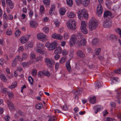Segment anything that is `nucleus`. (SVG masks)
Instances as JSON below:
<instances>
[{"label": "nucleus", "instance_id": "f257e3e1", "mask_svg": "<svg viewBox=\"0 0 121 121\" xmlns=\"http://www.w3.org/2000/svg\"><path fill=\"white\" fill-rule=\"evenodd\" d=\"M97 21L94 17H92L89 22V29L90 31H92L98 27Z\"/></svg>", "mask_w": 121, "mask_h": 121}, {"label": "nucleus", "instance_id": "f03ea898", "mask_svg": "<svg viewBox=\"0 0 121 121\" xmlns=\"http://www.w3.org/2000/svg\"><path fill=\"white\" fill-rule=\"evenodd\" d=\"M76 22L73 19H69L68 20L66 23L67 28L71 30H74L76 28Z\"/></svg>", "mask_w": 121, "mask_h": 121}, {"label": "nucleus", "instance_id": "7ed1b4c3", "mask_svg": "<svg viewBox=\"0 0 121 121\" xmlns=\"http://www.w3.org/2000/svg\"><path fill=\"white\" fill-rule=\"evenodd\" d=\"M78 18L82 19L83 18L85 19L87 18L88 16L87 12L85 9H82L79 10L78 13Z\"/></svg>", "mask_w": 121, "mask_h": 121}, {"label": "nucleus", "instance_id": "20e7f679", "mask_svg": "<svg viewBox=\"0 0 121 121\" xmlns=\"http://www.w3.org/2000/svg\"><path fill=\"white\" fill-rule=\"evenodd\" d=\"M44 47V45L42 43L38 42L35 48V51L36 52L40 54L43 53L44 52L43 51V50Z\"/></svg>", "mask_w": 121, "mask_h": 121}, {"label": "nucleus", "instance_id": "39448f33", "mask_svg": "<svg viewBox=\"0 0 121 121\" xmlns=\"http://www.w3.org/2000/svg\"><path fill=\"white\" fill-rule=\"evenodd\" d=\"M57 45V42L54 41L50 43L49 42H47L45 44V46L48 50L52 51L56 47Z\"/></svg>", "mask_w": 121, "mask_h": 121}, {"label": "nucleus", "instance_id": "423d86ee", "mask_svg": "<svg viewBox=\"0 0 121 121\" xmlns=\"http://www.w3.org/2000/svg\"><path fill=\"white\" fill-rule=\"evenodd\" d=\"M78 41L76 35H71L69 39V45L70 47H72L76 44Z\"/></svg>", "mask_w": 121, "mask_h": 121}, {"label": "nucleus", "instance_id": "0eeeda50", "mask_svg": "<svg viewBox=\"0 0 121 121\" xmlns=\"http://www.w3.org/2000/svg\"><path fill=\"white\" fill-rule=\"evenodd\" d=\"M86 26V22L83 21H82L81 23L80 30L84 34H86L88 33Z\"/></svg>", "mask_w": 121, "mask_h": 121}, {"label": "nucleus", "instance_id": "6e6552de", "mask_svg": "<svg viewBox=\"0 0 121 121\" xmlns=\"http://www.w3.org/2000/svg\"><path fill=\"white\" fill-rule=\"evenodd\" d=\"M37 38L39 40L43 41L47 40L46 36L43 33H39L37 34Z\"/></svg>", "mask_w": 121, "mask_h": 121}, {"label": "nucleus", "instance_id": "1a4fd4ad", "mask_svg": "<svg viewBox=\"0 0 121 121\" xmlns=\"http://www.w3.org/2000/svg\"><path fill=\"white\" fill-rule=\"evenodd\" d=\"M29 37V35H26L20 38L21 43L24 44L28 40Z\"/></svg>", "mask_w": 121, "mask_h": 121}, {"label": "nucleus", "instance_id": "9d476101", "mask_svg": "<svg viewBox=\"0 0 121 121\" xmlns=\"http://www.w3.org/2000/svg\"><path fill=\"white\" fill-rule=\"evenodd\" d=\"M52 37L53 39L61 40L63 39L62 36L56 33H53L52 35Z\"/></svg>", "mask_w": 121, "mask_h": 121}, {"label": "nucleus", "instance_id": "9b49d317", "mask_svg": "<svg viewBox=\"0 0 121 121\" xmlns=\"http://www.w3.org/2000/svg\"><path fill=\"white\" fill-rule=\"evenodd\" d=\"M97 14L99 16H100L102 13L103 11V8L100 4H99L98 5L97 8Z\"/></svg>", "mask_w": 121, "mask_h": 121}, {"label": "nucleus", "instance_id": "f8f14e48", "mask_svg": "<svg viewBox=\"0 0 121 121\" xmlns=\"http://www.w3.org/2000/svg\"><path fill=\"white\" fill-rule=\"evenodd\" d=\"M103 109V107L100 105L95 106L94 108L95 112V114L97 113L98 112L102 110Z\"/></svg>", "mask_w": 121, "mask_h": 121}, {"label": "nucleus", "instance_id": "ddd939ff", "mask_svg": "<svg viewBox=\"0 0 121 121\" xmlns=\"http://www.w3.org/2000/svg\"><path fill=\"white\" fill-rule=\"evenodd\" d=\"M67 17L69 18H73L76 16L75 14L72 12L68 11L66 14Z\"/></svg>", "mask_w": 121, "mask_h": 121}, {"label": "nucleus", "instance_id": "4468645a", "mask_svg": "<svg viewBox=\"0 0 121 121\" xmlns=\"http://www.w3.org/2000/svg\"><path fill=\"white\" fill-rule=\"evenodd\" d=\"M45 60L46 62L48 64L52 65H54L55 63L54 60L52 59L46 58Z\"/></svg>", "mask_w": 121, "mask_h": 121}, {"label": "nucleus", "instance_id": "2eb2a0df", "mask_svg": "<svg viewBox=\"0 0 121 121\" xmlns=\"http://www.w3.org/2000/svg\"><path fill=\"white\" fill-rule=\"evenodd\" d=\"M111 22L109 20H107L104 22L103 24L104 27L105 28H109L110 26Z\"/></svg>", "mask_w": 121, "mask_h": 121}, {"label": "nucleus", "instance_id": "dca6fc26", "mask_svg": "<svg viewBox=\"0 0 121 121\" xmlns=\"http://www.w3.org/2000/svg\"><path fill=\"white\" fill-rule=\"evenodd\" d=\"M6 4L8 5L10 8L12 9L13 8L14 4L11 0H6Z\"/></svg>", "mask_w": 121, "mask_h": 121}, {"label": "nucleus", "instance_id": "f3484780", "mask_svg": "<svg viewBox=\"0 0 121 121\" xmlns=\"http://www.w3.org/2000/svg\"><path fill=\"white\" fill-rule=\"evenodd\" d=\"M106 4L107 6H108L111 4L116 2L117 0H106Z\"/></svg>", "mask_w": 121, "mask_h": 121}, {"label": "nucleus", "instance_id": "a211bd4d", "mask_svg": "<svg viewBox=\"0 0 121 121\" xmlns=\"http://www.w3.org/2000/svg\"><path fill=\"white\" fill-rule=\"evenodd\" d=\"M55 9V4H52L49 11V13L50 15H52L54 13Z\"/></svg>", "mask_w": 121, "mask_h": 121}, {"label": "nucleus", "instance_id": "6ab92c4d", "mask_svg": "<svg viewBox=\"0 0 121 121\" xmlns=\"http://www.w3.org/2000/svg\"><path fill=\"white\" fill-rule=\"evenodd\" d=\"M110 80L112 83H118L120 81L119 79L116 77L111 78Z\"/></svg>", "mask_w": 121, "mask_h": 121}, {"label": "nucleus", "instance_id": "aec40b11", "mask_svg": "<svg viewBox=\"0 0 121 121\" xmlns=\"http://www.w3.org/2000/svg\"><path fill=\"white\" fill-rule=\"evenodd\" d=\"M7 105L9 109L11 110H13L14 109V105L12 102L10 101H9L7 103Z\"/></svg>", "mask_w": 121, "mask_h": 121}, {"label": "nucleus", "instance_id": "412c9836", "mask_svg": "<svg viewBox=\"0 0 121 121\" xmlns=\"http://www.w3.org/2000/svg\"><path fill=\"white\" fill-rule=\"evenodd\" d=\"M66 67L67 69L69 72H70L71 71V67L69 61H68L66 62Z\"/></svg>", "mask_w": 121, "mask_h": 121}, {"label": "nucleus", "instance_id": "4be33fe9", "mask_svg": "<svg viewBox=\"0 0 121 121\" xmlns=\"http://www.w3.org/2000/svg\"><path fill=\"white\" fill-rule=\"evenodd\" d=\"M30 26L33 28L36 27L37 26V22H36L33 21H31L30 22Z\"/></svg>", "mask_w": 121, "mask_h": 121}, {"label": "nucleus", "instance_id": "5701e85b", "mask_svg": "<svg viewBox=\"0 0 121 121\" xmlns=\"http://www.w3.org/2000/svg\"><path fill=\"white\" fill-rule=\"evenodd\" d=\"M62 50L60 47L57 48L55 50L54 53L55 54H61L62 53Z\"/></svg>", "mask_w": 121, "mask_h": 121}, {"label": "nucleus", "instance_id": "b1692460", "mask_svg": "<svg viewBox=\"0 0 121 121\" xmlns=\"http://www.w3.org/2000/svg\"><path fill=\"white\" fill-rule=\"evenodd\" d=\"M77 56L81 57L84 56V55L83 52L81 50L78 51L77 53Z\"/></svg>", "mask_w": 121, "mask_h": 121}, {"label": "nucleus", "instance_id": "393cba45", "mask_svg": "<svg viewBox=\"0 0 121 121\" xmlns=\"http://www.w3.org/2000/svg\"><path fill=\"white\" fill-rule=\"evenodd\" d=\"M79 42L80 45L82 46L85 45L86 43V40L85 38L80 40Z\"/></svg>", "mask_w": 121, "mask_h": 121}, {"label": "nucleus", "instance_id": "a878e982", "mask_svg": "<svg viewBox=\"0 0 121 121\" xmlns=\"http://www.w3.org/2000/svg\"><path fill=\"white\" fill-rule=\"evenodd\" d=\"M66 12V9L64 8H62L60 9L59 12L61 15H64Z\"/></svg>", "mask_w": 121, "mask_h": 121}, {"label": "nucleus", "instance_id": "bb28decb", "mask_svg": "<svg viewBox=\"0 0 121 121\" xmlns=\"http://www.w3.org/2000/svg\"><path fill=\"white\" fill-rule=\"evenodd\" d=\"M111 15V13L109 11H105L104 12V17H107L110 16Z\"/></svg>", "mask_w": 121, "mask_h": 121}, {"label": "nucleus", "instance_id": "cd10ccee", "mask_svg": "<svg viewBox=\"0 0 121 121\" xmlns=\"http://www.w3.org/2000/svg\"><path fill=\"white\" fill-rule=\"evenodd\" d=\"M82 3L84 6L87 5L90 3V0H82Z\"/></svg>", "mask_w": 121, "mask_h": 121}, {"label": "nucleus", "instance_id": "c85d7f7f", "mask_svg": "<svg viewBox=\"0 0 121 121\" xmlns=\"http://www.w3.org/2000/svg\"><path fill=\"white\" fill-rule=\"evenodd\" d=\"M90 102L92 104H94L96 102V98L94 96L91 98L90 99Z\"/></svg>", "mask_w": 121, "mask_h": 121}, {"label": "nucleus", "instance_id": "c756f323", "mask_svg": "<svg viewBox=\"0 0 121 121\" xmlns=\"http://www.w3.org/2000/svg\"><path fill=\"white\" fill-rule=\"evenodd\" d=\"M6 34L8 36L11 35L12 34V31L11 29H7L6 30Z\"/></svg>", "mask_w": 121, "mask_h": 121}, {"label": "nucleus", "instance_id": "7c9ffc66", "mask_svg": "<svg viewBox=\"0 0 121 121\" xmlns=\"http://www.w3.org/2000/svg\"><path fill=\"white\" fill-rule=\"evenodd\" d=\"M45 11V9L43 5H41L40 7V12L41 14H43Z\"/></svg>", "mask_w": 121, "mask_h": 121}, {"label": "nucleus", "instance_id": "2f4dec72", "mask_svg": "<svg viewBox=\"0 0 121 121\" xmlns=\"http://www.w3.org/2000/svg\"><path fill=\"white\" fill-rule=\"evenodd\" d=\"M17 86V82H13L12 84V85L9 86L8 87L11 89Z\"/></svg>", "mask_w": 121, "mask_h": 121}, {"label": "nucleus", "instance_id": "473e14b6", "mask_svg": "<svg viewBox=\"0 0 121 121\" xmlns=\"http://www.w3.org/2000/svg\"><path fill=\"white\" fill-rule=\"evenodd\" d=\"M43 4L46 6H48L50 5V0H43Z\"/></svg>", "mask_w": 121, "mask_h": 121}, {"label": "nucleus", "instance_id": "72a5a7b5", "mask_svg": "<svg viewBox=\"0 0 121 121\" xmlns=\"http://www.w3.org/2000/svg\"><path fill=\"white\" fill-rule=\"evenodd\" d=\"M66 3L67 5L70 7L73 4L72 0H66Z\"/></svg>", "mask_w": 121, "mask_h": 121}, {"label": "nucleus", "instance_id": "f704fd0d", "mask_svg": "<svg viewBox=\"0 0 121 121\" xmlns=\"http://www.w3.org/2000/svg\"><path fill=\"white\" fill-rule=\"evenodd\" d=\"M82 91V88H78V90L76 91H72V92L73 93L74 92L75 93H76L77 92L78 94H80Z\"/></svg>", "mask_w": 121, "mask_h": 121}, {"label": "nucleus", "instance_id": "c9c22d12", "mask_svg": "<svg viewBox=\"0 0 121 121\" xmlns=\"http://www.w3.org/2000/svg\"><path fill=\"white\" fill-rule=\"evenodd\" d=\"M33 43L32 42H29L26 44V46L27 47L32 48L33 47Z\"/></svg>", "mask_w": 121, "mask_h": 121}, {"label": "nucleus", "instance_id": "e433bc0d", "mask_svg": "<svg viewBox=\"0 0 121 121\" xmlns=\"http://www.w3.org/2000/svg\"><path fill=\"white\" fill-rule=\"evenodd\" d=\"M1 79L4 82H6L7 81L6 78L5 76L3 74H1L0 75Z\"/></svg>", "mask_w": 121, "mask_h": 121}, {"label": "nucleus", "instance_id": "4c0bfd02", "mask_svg": "<svg viewBox=\"0 0 121 121\" xmlns=\"http://www.w3.org/2000/svg\"><path fill=\"white\" fill-rule=\"evenodd\" d=\"M95 86L96 88L97 89L101 88L102 87L101 84L99 82H98L96 83L95 84Z\"/></svg>", "mask_w": 121, "mask_h": 121}, {"label": "nucleus", "instance_id": "58836bf2", "mask_svg": "<svg viewBox=\"0 0 121 121\" xmlns=\"http://www.w3.org/2000/svg\"><path fill=\"white\" fill-rule=\"evenodd\" d=\"M66 60V58L65 57H62L59 60V63L60 64H62L65 62Z\"/></svg>", "mask_w": 121, "mask_h": 121}, {"label": "nucleus", "instance_id": "ea45409f", "mask_svg": "<svg viewBox=\"0 0 121 121\" xmlns=\"http://www.w3.org/2000/svg\"><path fill=\"white\" fill-rule=\"evenodd\" d=\"M43 31L46 33H47L49 31V28L47 26H45L43 28Z\"/></svg>", "mask_w": 121, "mask_h": 121}, {"label": "nucleus", "instance_id": "a19ab883", "mask_svg": "<svg viewBox=\"0 0 121 121\" xmlns=\"http://www.w3.org/2000/svg\"><path fill=\"white\" fill-rule=\"evenodd\" d=\"M14 60H17V61L18 60L20 61H23L22 59V58L20 57V56L19 55L17 56Z\"/></svg>", "mask_w": 121, "mask_h": 121}, {"label": "nucleus", "instance_id": "79ce46f5", "mask_svg": "<svg viewBox=\"0 0 121 121\" xmlns=\"http://www.w3.org/2000/svg\"><path fill=\"white\" fill-rule=\"evenodd\" d=\"M21 33L20 31L19 30H17L15 32V35L16 37H18L20 35Z\"/></svg>", "mask_w": 121, "mask_h": 121}, {"label": "nucleus", "instance_id": "37998d69", "mask_svg": "<svg viewBox=\"0 0 121 121\" xmlns=\"http://www.w3.org/2000/svg\"><path fill=\"white\" fill-rule=\"evenodd\" d=\"M77 36L79 39H81L83 38V35L81 33L78 32L77 34Z\"/></svg>", "mask_w": 121, "mask_h": 121}, {"label": "nucleus", "instance_id": "c03bdc74", "mask_svg": "<svg viewBox=\"0 0 121 121\" xmlns=\"http://www.w3.org/2000/svg\"><path fill=\"white\" fill-rule=\"evenodd\" d=\"M28 80L30 84L32 85L33 84L34 80L30 76L28 77Z\"/></svg>", "mask_w": 121, "mask_h": 121}, {"label": "nucleus", "instance_id": "a18cd8bd", "mask_svg": "<svg viewBox=\"0 0 121 121\" xmlns=\"http://www.w3.org/2000/svg\"><path fill=\"white\" fill-rule=\"evenodd\" d=\"M43 107V105L40 104H38L35 106V107L37 109H39L42 108Z\"/></svg>", "mask_w": 121, "mask_h": 121}, {"label": "nucleus", "instance_id": "49530a36", "mask_svg": "<svg viewBox=\"0 0 121 121\" xmlns=\"http://www.w3.org/2000/svg\"><path fill=\"white\" fill-rule=\"evenodd\" d=\"M24 48L22 46H20L18 48V52L19 53L22 52L23 51Z\"/></svg>", "mask_w": 121, "mask_h": 121}, {"label": "nucleus", "instance_id": "de8ad7c7", "mask_svg": "<svg viewBox=\"0 0 121 121\" xmlns=\"http://www.w3.org/2000/svg\"><path fill=\"white\" fill-rule=\"evenodd\" d=\"M44 76L43 71H39L38 72V77H42Z\"/></svg>", "mask_w": 121, "mask_h": 121}, {"label": "nucleus", "instance_id": "09e8293b", "mask_svg": "<svg viewBox=\"0 0 121 121\" xmlns=\"http://www.w3.org/2000/svg\"><path fill=\"white\" fill-rule=\"evenodd\" d=\"M69 36V34L67 33H65L64 35V39H68Z\"/></svg>", "mask_w": 121, "mask_h": 121}, {"label": "nucleus", "instance_id": "8fccbe9b", "mask_svg": "<svg viewBox=\"0 0 121 121\" xmlns=\"http://www.w3.org/2000/svg\"><path fill=\"white\" fill-rule=\"evenodd\" d=\"M27 56L28 55L26 54L25 53H23L22 55V60H23L26 59L27 58Z\"/></svg>", "mask_w": 121, "mask_h": 121}, {"label": "nucleus", "instance_id": "3c124183", "mask_svg": "<svg viewBox=\"0 0 121 121\" xmlns=\"http://www.w3.org/2000/svg\"><path fill=\"white\" fill-rule=\"evenodd\" d=\"M116 32L119 34L120 36V37L121 38V30L118 28H117L115 30Z\"/></svg>", "mask_w": 121, "mask_h": 121}, {"label": "nucleus", "instance_id": "603ef678", "mask_svg": "<svg viewBox=\"0 0 121 121\" xmlns=\"http://www.w3.org/2000/svg\"><path fill=\"white\" fill-rule=\"evenodd\" d=\"M7 93L9 98H12L13 97V95L12 92H7Z\"/></svg>", "mask_w": 121, "mask_h": 121}, {"label": "nucleus", "instance_id": "864d4df0", "mask_svg": "<svg viewBox=\"0 0 121 121\" xmlns=\"http://www.w3.org/2000/svg\"><path fill=\"white\" fill-rule=\"evenodd\" d=\"M54 24L56 27H58L60 24V22L58 20H56L54 21Z\"/></svg>", "mask_w": 121, "mask_h": 121}, {"label": "nucleus", "instance_id": "5fc2aeb1", "mask_svg": "<svg viewBox=\"0 0 121 121\" xmlns=\"http://www.w3.org/2000/svg\"><path fill=\"white\" fill-rule=\"evenodd\" d=\"M101 52V49L100 48H97L95 49V54L96 55H98Z\"/></svg>", "mask_w": 121, "mask_h": 121}, {"label": "nucleus", "instance_id": "6e6d98bb", "mask_svg": "<svg viewBox=\"0 0 121 121\" xmlns=\"http://www.w3.org/2000/svg\"><path fill=\"white\" fill-rule=\"evenodd\" d=\"M98 41V40L97 39H94L92 41V43L93 44H96Z\"/></svg>", "mask_w": 121, "mask_h": 121}, {"label": "nucleus", "instance_id": "4d7b16f0", "mask_svg": "<svg viewBox=\"0 0 121 121\" xmlns=\"http://www.w3.org/2000/svg\"><path fill=\"white\" fill-rule=\"evenodd\" d=\"M68 51L66 49H64L63 51H62V54L64 56H66L67 55L68 53Z\"/></svg>", "mask_w": 121, "mask_h": 121}, {"label": "nucleus", "instance_id": "13d9d810", "mask_svg": "<svg viewBox=\"0 0 121 121\" xmlns=\"http://www.w3.org/2000/svg\"><path fill=\"white\" fill-rule=\"evenodd\" d=\"M55 120V117L54 116H52L50 117L48 121H54Z\"/></svg>", "mask_w": 121, "mask_h": 121}, {"label": "nucleus", "instance_id": "bf43d9fd", "mask_svg": "<svg viewBox=\"0 0 121 121\" xmlns=\"http://www.w3.org/2000/svg\"><path fill=\"white\" fill-rule=\"evenodd\" d=\"M115 72L116 73L118 74H121V68L115 70Z\"/></svg>", "mask_w": 121, "mask_h": 121}, {"label": "nucleus", "instance_id": "052dcab7", "mask_svg": "<svg viewBox=\"0 0 121 121\" xmlns=\"http://www.w3.org/2000/svg\"><path fill=\"white\" fill-rule=\"evenodd\" d=\"M30 57L31 59H34L35 58V56L34 53L31 52L30 54Z\"/></svg>", "mask_w": 121, "mask_h": 121}, {"label": "nucleus", "instance_id": "680f3d73", "mask_svg": "<svg viewBox=\"0 0 121 121\" xmlns=\"http://www.w3.org/2000/svg\"><path fill=\"white\" fill-rule=\"evenodd\" d=\"M10 119V117L9 116L7 115L5 117V119L6 121H9Z\"/></svg>", "mask_w": 121, "mask_h": 121}, {"label": "nucleus", "instance_id": "e2e57ef3", "mask_svg": "<svg viewBox=\"0 0 121 121\" xmlns=\"http://www.w3.org/2000/svg\"><path fill=\"white\" fill-rule=\"evenodd\" d=\"M117 55L119 59V62H121V52H118L117 54Z\"/></svg>", "mask_w": 121, "mask_h": 121}, {"label": "nucleus", "instance_id": "0e129e2a", "mask_svg": "<svg viewBox=\"0 0 121 121\" xmlns=\"http://www.w3.org/2000/svg\"><path fill=\"white\" fill-rule=\"evenodd\" d=\"M7 15L5 13H4L3 15V18L5 21H6L7 20Z\"/></svg>", "mask_w": 121, "mask_h": 121}, {"label": "nucleus", "instance_id": "69168bd1", "mask_svg": "<svg viewBox=\"0 0 121 121\" xmlns=\"http://www.w3.org/2000/svg\"><path fill=\"white\" fill-rule=\"evenodd\" d=\"M17 62V60H14L12 64V66L13 67H15L16 65V62Z\"/></svg>", "mask_w": 121, "mask_h": 121}, {"label": "nucleus", "instance_id": "338daca9", "mask_svg": "<svg viewBox=\"0 0 121 121\" xmlns=\"http://www.w3.org/2000/svg\"><path fill=\"white\" fill-rule=\"evenodd\" d=\"M106 121H115V120L114 118L108 117L107 118Z\"/></svg>", "mask_w": 121, "mask_h": 121}, {"label": "nucleus", "instance_id": "774afa93", "mask_svg": "<svg viewBox=\"0 0 121 121\" xmlns=\"http://www.w3.org/2000/svg\"><path fill=\"white\" fill-rule=\"evenodd\" d=\"M22 65L24 67H25L28 65V63L27 62H23L22 63Z\"/></svg>", "mask_w": 121, "mask_h": 121}]
</instances>
